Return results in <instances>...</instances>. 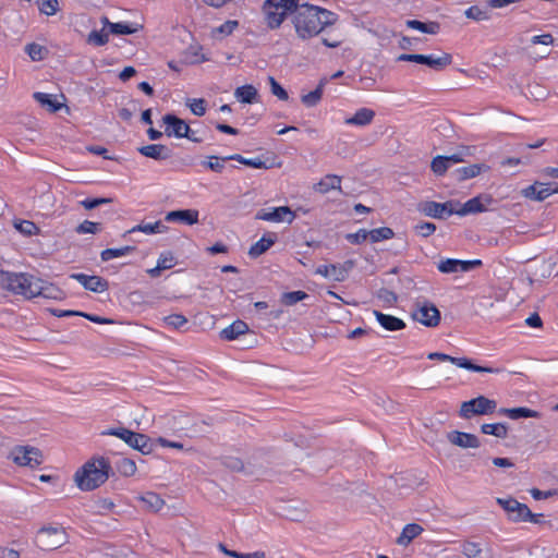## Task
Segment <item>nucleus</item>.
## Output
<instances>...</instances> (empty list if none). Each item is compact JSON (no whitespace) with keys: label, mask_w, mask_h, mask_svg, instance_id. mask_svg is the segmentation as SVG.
Instances as JSON below:
<instances>
[{"label":"nucleus","mask_w":558,"mask_h":558,"mask_svg":"<svg viewBox=\"0 0 558 558\" xmlns=\"http://www.w3.org/2000/svg\"><path fill=\"white\" fill-rule=\"evenodd\" d=\"M110 464L105 458L87 461L74 475L77 487L88 492L99 487L109 476Z\"/></svg>","instance_id":"obj_2"},{"label":"nucleus","mask_w":558,"mask_h":558,"mask_svg":"<svg viewBox=\"0 0 558 558\" xmlns=\"http://www.w3.org/2000/svg\"><path fill=\"white\" fill-rule=\"evenodd\" d=\"M186 105L189 106L191 111L197 117H202L206 112V101L202 98L189 99Z\"/></svg>","instance_id":"obj_55"},{"label":"nucleus","mask_w":558,"mask_h":558,"mask_svg":"<svg viewBox=\"0 0 558 558\" xmlns=\"http://www.w3.org/2000/svg\"><path fill=\"white\" fill-rule=\"evenodd\" d=\"M450 362L458 367L465 368L472 372L477 373H490V374H498L500 373V368H493V367H486V366H480L476 364H473L470 360L466 357H454L450 356Z\"/></svg>","instance_id":"obj_27"},{"label":"nucleus","mask_w":558,"mask_h":558,"mask_svg":"<svg viewBox=\"0 0 558 558\" xmlns=\"http://www.w3.org/2000/svg\"><path fill=\"white\" fill-rule=\"evenodd\" d=\"M137 150L141 155L154 160H167L172 155V150L162 144H149L140 147Z\"/></svg>","instance_id":"obj_21"},{"label":"nucleus","mask_w":558,"mask_h":558,"mask_svg":"<svg viewBox=\"0 0 558 558\" xmlns=\"http://www.w3.org/2000/svg\"><path fill=\"white\" fill-rule=\"evenodd\" d=\"M486 206L482 203L481 197H473L466 201L461 208H456V215L465 216L468 214L483 213Z\"/></svg>","instance_id":"obj_33"},{"label":"nucleus","mask_w":558,"mask_h":558,"mask_svg":"<svg viewBox=\"0 0 558 558\" xmlns=\"http://www.w3.org/2000/svg\"><path fill=\"white\" fill-rule=\"evenodd\" d=\"M104 434L112 435L124 440L130 447L141 451L144 454H147L153 450L150 440L146 435L132 432L128 428H111Z\"/></svg>","instance_id":"obj_6"},{"label":"nucleus","mask_w":558,"mask_h":558,"mask_svg":"<svg viewBox=\"0 0 558 558\" xmlns=\"http://www.w3.org/2000/svg\"><path fill=\"white\" fill-rule=\"evenodd\" d=\"M299 7V0H265L262 12L266 25L270 29L279 28L288 15H293Z\"/></svg>","instance_id":"obj_3"},{"label":"nucleus","mask_w":558,"mask_h":558,"mask_svg":"<svg viewBox=\"0 0 558 558\" xmlns=\"http://www.w3.org/2000/svg\"><path fill=\"white\" fill-rule=\"evenodd\" d=\"M393 235H395L393 230L388 227H380V228L369 230V240L373 243L392 239Z\"/></svg>","instance_id":"obj_45"},{"label":"nucleus","mask_w":558,"mask_h":558,"mask_svg":"<svg viewBox=\"0 0 558 558\" xmlns=\"http://www.w3.org/2000/svg\"><path fill=\"white\" fill-rule=\"evenodd\" d=\"M239 26V22L235 20H229L221 24L220 26L213 29V36L222 35L229 36L231 35Z\"/></svg>","instance_id":"obj_48"},{"label":"nucleus","mask_w":558,"mask_h":558,"mask_svg":"<svg viewBox=\"0 0 558 558\" xmlns=\"http://www.w3.org/2000/svg\"><path fill=\"white\" fill-rule=\"evenodd\" d=\"M341 189V177L336 174L325 175L318 183L314 185V191L320 194H326L332 190Z\"/></svg>","instance_id":"obj_26"},{"label":"nucleus","mask_w":558,"mask_h":558,"mask_svg":"<svg viewBox=\"0 0 558 558\" xmlns=\"http://www.w3.org/2000/svg\"><path fill=\"white\" fill-rule=\"evenodd\" d=\"M489 170V166L486 163H474L465 167L458 168L454 174L458 180L464 181L477 177L482 172Z\"/></svg>","instance_id":"obj_25"},{"label":"nucleus","mask_w":558,"mask_h":558,"mask_svg":"<svg viewBox=\"0 0 558 558\" xmlns=\"http://www.w3.org/2000/svg\"><path fill=\"white\" fill-rule=\"evenodd\" d=\"M34 98L44 107H47L51 112H56L61 108V104L57 102L52 95L47 93L37 92Z\"/></svg>","instance_id":"obj_43"},{"label":"nucleus","mask_w":558,"mask_h":558,"mask_svg":"<svg viewBox=\"0 0 558 558\" xmlns=\"http://www.w3.org/2000/svg\"><path fill=\"white\" fill-rule=\"evenodd\" d=\"M423 532L422 525H404L402 533L397 538V543L402 546H407L413 538L418 536Z\"/></svg>","instance_id":"obj_35"},{"label":"nucleus","mask_w":558,"mask_h":558,"mask_svg":"<svg viewBox=\"0 0 558 558\" xmlns=\"http://www.w3.org/2000/svg\"><path fill=\"white\" fill-rule=\"evenodd\" d=\"M271 93L280 100H288L289 95L287 90L272 77H269Z\"/></svg>","instance_id":"obj_60"},{"label":"nucleus","mask_w":558,"mask_h":558,"mask_svg":"<svg viewBox=\"0 0 558 558\" xmlns=\"http://www.w3.org/2000/svg\"><path fill=\"white\" fill-rule=\"evenodd\" d=\"M343 43V36L335 35L332 32L325 33L322 37V44L328 48H338Z\"/></svg>","instance_id":"obj_54"},{"label":"nucleus","mask_w":558,"mask_h":558,"mask_svg":"<svg viewBox=\"0 0 558 558\" xmlns=\"http://www.w3.org/2000/svg\"><path fill=\"white\" fill-rule=\"evenodd\" d=\"M412 317L426 327H436L440 322V312L432 302L423 301L416 303Z\"/></svg>","instance_id":"obj_11"},{"label":"nucleus","mask_w":558,"mask_h":558,"mask_svg":"<svg viewBox=\"0 0 558 558\" xmlns=\"http://www.w3.org/2000/svg\"><path fill=\"white\" fill-rule=\"evenodd\" d=\"M497 403L495 400L488 399L484 396L464 401L461 404L460 415L464 418H470L473 415H484L495 412Z\"/></svg>","instance_id":"obj_8"},{"label":"nucleus","mask_w":558,"mask_h":558,"mask_svg":"<svg viewBox=\"0 0 558 558\" xmlns=\"http://www.w3.org/2000/svg\"><path fill=\"white\" fill-rule=\"evenodd\" d=\"M143 26L137 23L118 22L111 25L112 35H132L141 31Z\"/></svg>","instance_id":"obj_36"},{"label":"nucleus","mask_w":558,"mask_h":558,"mask_svg":"<svg viewBox=\"0 0 558 558\" xmlns=\"http://www.w3.org/2000/svg\"><path fill=\"white\" fill-rule=\"evenodd\" d=\"M110 198L106 197H97V198H85L80 202V205L83 206L87 210H92L100 205L110 203Z\"/></svg>","instance_id":"obj_57"},{"label":"nucleus","mask_w":558,"mask_h":558,"mask_svg":"<svg viewBox=\"0 0 558 558\" xmlns=\"http://www.w3.org/2000/svg\"><path fill=\"white\" fill-rule=\"evenodd\" d=\"M223 464L232 471H241L243 469L242 461L233 457H226L223 460Z\"/></svg>","instance_id":"obj_64"},{"label":"nucleus","mask_w":558,"mask_h":558,"mask_svg":"<svg viewBox=\"0 0 558 558\" xmlns=\"http://www.w3.org/2000/svg\"><path fill=\"white\" fill-rule=\"evenodd\" d=\"M471 155V148L463 147L461 150L450 156H436L430 163L432 171L436 175H444L451 166L459 162H463L465 160V157H469Z\"/></svg>","instance_id":"obj_12"},{"label":"nucleus","mask_w":558,"mask_h":558,"mask_svg":"<svg viewBox=\"0 0 558 558\" xmlns=\"http://www.w3.org/2000/svg\"><path fill=\"white\" fill-rule=\"evenodd\" d=\"M182 60L186 64H197L207 61L208 59L202 53V47L198 45H191L182 54Z\"/></svg>","instance_id":"obj_31"},{"label":"nucleus","mask_w":558,"mask_h":558,"mask_svg":"<svg viewBox=\"0 0 558 558\" xmlns=\"http://www.w3.org/2000/svg\"><path fill=\"white\" fill-rule=\"evenodd\" d=\"M9 458L20 466H29L32 469L38 466L43 462V454L39 449L32 446L14 447Z\"/></svg>","instance_id":"obj_7"},{"label":"nucleus","mask_w":558,"mask_h":558,"mask_svg":"<svg viewBox=\"0 0 558 558\" xmlns=\"http://www.w3.org/2000/svg\"><path fill=\"white\" fill-rule=\"evenodd\" d=\"M109 34L110 33L106 32L105 28L100 31H92L87 36V43L96 47L105 46L109 41Z\"/></svg>","instance_id":"obj_46"},{"label":"nucleus","mask_w":558,"mask_h":558,"mask_svg":"<svg viewBox=\"0 0 558 558\" xmlns=\"http://www.w3.org/2000/svg\"><path fill=\"white\" fill-rule=\"evenodd\" d=\"M277 236L275 233L264 234L256 243H254L248 251L252 258H256L269 250L276 242Z\"/></svg>","instance_id":"obj_24"},{"label":"nucleus","mask_w":558,"mask_h":558,"mask_svg":"<svg viewBox=\"0 0 558 558\" xmlns=\"http://www.w3.org/2000/svg\"><path fill=\"white\" fill-rule=\"evenodd\" d=\"M418 211L427 217L445 219L456 214V207L453 202L437 203L434 201H426L418 204Z\"/></svg>","instance_id":"obj_14"},{"label":"nucleus","mask_w":558,"mask_h":558,"mask_svg":"<svg viewBox=\"0 0 558 558\" xmlns=\"http://www.w3.org/2000/svg\"><path fill=\"white\" fill-rule=\"evenodd\" d=\"M167 227L161 221H155V222H142L140 225L134 226L131 228L128 232L134 233V232H143L146 234H157V233H163L167 231Z\"/></svg>","instance_id":"obj_30"},{"label":"nucleus","mask_w":558,"mask_h":558,"mask_svg":"<svg viewBox=\"0 0 558 558\" xmlns=\"http://www.w3.org/2000/svg\"><path fill=\"white\" fill-rule=\"evenodd\" d=\"M38 10L41 14L52 16L60 11V3L58 0H37Z\"/></svg>","instance_id":"obj_44"},{"label":"nucleus","mask_w":558,"mask_h":558,"mask_svg":"<svg viewBox=\"0 0 558 558\" xmlns=\"http://www.w3.org/2000/svg\"><path fill=\"white\" fill-rule=\"evenodd\" d=\"M437 269L442 274L462 272V260L447 258L438 263Z\"/></svg>","instance_id":"obj_41"},{"label":"nucleus","mask_w":558,"mask_h":558,"mask_svg":"<svg viewBox=\"0 0 558 558\" xmlns=\"http://www.w3.org/2000/svg\"><path fill=\"white\" fill-rule=\"evenodd\" d=\"M117 469L124 476H132L137 470L135 462L129 458H121L117 463Z\"/></svg>","instance_id":"obj_47"},{"label":"nucleus","mask_w":558,"mask_h":558,"mask_svg":"<svg viewBox=\"0 0 558 558\" xmlns=\"http://www.w3.org/2000/svg\"><path fill=\"white\" fill-rule=\"evenodd\" d=\"M163 323L172 329H179L187 323V319L182 314H171L163 317Z\"/></svg>","instance_id":"obj_51"},{"label":"nucleus","mask_w":558,"mask_h":558,"mask_svg":"<svg viewBox=\"0 0 558 558\" xmlns=\"http://www.w3.org/2000/svg\"><path fill=\"white\" fill-rule=\"evenodd\" d=\"M46 49L36 43L26 45L25 52L33 61H40L44 59Z\"/></svg>","instance_id":"obj_49"},{"label":"nucleus","mask_w":558,"mask_h":558,"mask_svg":"<svg viewBox=\"0 0 558 558\" xmlns=\"http://www.w3.org/2000/svg\"><path fill=\"white\" fill-rule=\"evenodd\" d=\"M447 439L454 446L460 448H478L481 446L480 439L474 434L452 430L447 434Z\"/></svg>","instance_id":"obj_19"},{"label":"nucleus","mask_w":558,"mask_h":558,"mask_svg":"<svg viewBox=\"0 0 558 558\" xmlns=\"http://www.w3.org/2000/svg\"><path fill=\"white\" fill-rule=\"evenodd\" d=\"M5 287L15 294L32 299L41 293V281L25 272H8L5 275Z\"/></svg>","instance_id":"obj_4"},{"label":"nucleus","mask_w":558,"mask_h":558,"mask_svg":"<svg viewBox=\"0 0 558 558\" xmlns=\"http://www.w3.org/2000/svg\"><path fill=\"white\" fill-rule=\"evenodd\" d=\"M481 430L485 435H493L498 438H506L508 435V427L504 423L483 424Z\"/></svg>","instance_id":"obj_40"},{"label":"nucleus","mask_w":558,"mask_h":558,"mask_svg":"<svg viewBox=\"0 0 558 558\" xmlns=\"http://www.w3.org/2000/svg\"><path fill=\"white\" fill-rule=\"evenodd\" d=\"M134 251L133 246H123L117 248H106L100 253L101 260L108 262L114 258L123 257Z\"/></svg>","instance_id":"obj_42"},{"label":"nucleus","mask_w":558,"mask_h":558,"mask_svg":"<svg viewBox=\"0 0 558 558\" xmlns=\"http://www.w3.org/2000/svg\"><path fill=\"white\" fill-rule=\"evenodd\" d=\"M497 502L502 507V509L505 511H507L509 513L510 520L530 521L532 523H538L536 518L539 514L533 513L526 505L521 504L513 498H506V499L498 498Z\"/></svg>","instance_id":"obj_10"},{"label":"nucleus","mask_w":558,"mask_h":558,"mask_svg":"<svg viewBox=\"0 0 558 558\" xmlns=\"http://www.w3.org/2000/svg\"><path fill=\"white\" fill-rule=\"evenodd\" d=\"M500 414L508 416L511 420L519 418H527V417H538L539 413L537 411L531 410L529 408H512V409H500Z\"/></svg>","instance_id":"obj_34"},{"label":"nucleus","mask_w":558,"mask_h":558,"mask_svg":"<svg viewBox=\"0 0 558 558\" xmlns=\"http://www.w3.org/2000/svg\"><path fill=\"white\" fill-rule=\"evenodd\" d=\"M198 211L196 209H181L172 210L166 214L165 220L167 222H181L192 226L198 222Z\"/></svg>","instance_id":"obj_20"},{"label":"nucleus","mask_w":558,"mask_h":558,"mask_svg":"<svg viewBox=\"0 0 558 558\" xmlns=\"http://www.w3.org/2000/svg\"><path fill=\"white\" fill-rule=\"evenodd\" d=\"M307 298V294L304 291H292L283 293L282 303L284 305L291 306L296 304L300 301H303Z\"/></svg>","instance_id":"obj_52"},{"label":"nucleus","mask_w":558,"mask_h":558,"mask_svg":"<svg viewBox=\"0 0 558 558\" xmlns=\"http://www.w3.org/2000/svg\"><path fill=\"white\" fill-rule=\"evenodd\" d=\"M327 83H328V80L326 77L322 78L319 81L317 87L313 92H310L308 94H305L302 96V98H301L302 102L306 107L316 106L323 97L324 87L326 86Z\"/></svg>","instance_id":"obj_32"},{"label":"nucleus","mask_w":558,"mask_h":558,"mask_svg":"<svg viewBox=\"0 0 558 558\" xmlns=\"http://www.w3.org/2000/svg\"><path fill=\"white\" fill-rule=\"evenodd\" d=\"M407 26L412 29L420 31L425 34H437L439 31V24L436 22L424 23L418 20H408Z\"/></svg>","instance_id":"obj_37"},{"label":"nucleus","mask_w":558,"mask_h":558,"mask_svg":"<svg viewBox=\"0 0 558 558\" xmlns=\"http://www.w3.org/2000/svg\"><path fill=\"white\" fill-rule=\"evenodd\" d=\"M98 230H99V223L89 221V220H84L76 228V232L80 234H86V233L95 234Z\"/></svg>","instance_id":"obj_58"},{"label":"nucleus","mask_w":558,"mask_h":558,"mask_svg":"<svg viewBox=\"0 0 558 558\" xmlns=\"http://www.w3.org/2000/svg\"><path fill=\"white\" fill-rule=\"evenodd\" d=\"M374 316L377 323L388 331H397L405 327V323L396 316L384 314L379 311H374Z\"/></svg>","instance_id":"obj_22"},{"label":"nucleus","mask_w":558,"mask_h":558,"mask_svg":"<svg viewBox=\"0 0 558 558\" xmlns=\"http://www.w3.org/2000/svg\"><path fill=\"white\" fill-rule=\"evenodd\" d=\"M14 227L25 235H33L39 232L38 227L29 220H20L14 223Z\"/></svg>","instance_id":"obj_50"},{"label":"nucleus","mask_w":558,"mask_h":558,"mask_svg":"<svg viewBox=\"0 0 558 558\" xmlns=\"http://www.w3.org/2000/svg\"><path fill=\"white\" fill-rule=\"evenodd\" d=\"M462 553L468 558H478L482 553V547L475 542H465L462 545Z\"/></svg>","instance_id":"obj_53"},{"label":"nucleus","mask_w":558,"mask_h":558,"mask_svg":"<svg viewBox=\"0 0 558 558\" xmlns=\"http://www.w3.org/2000/svg\"><path fill=\"white\" fill-rule=\"evenodd\" d=\"M415 231L423 238L432 235L436 231V226L432 222H421L415 226Z\"/></svg>","instance_id":"obj_63"},{"label":"nucleus","mask_w":558,"mask_h":558,"mask_svg":"<svg viewBox=\"0 0 558 558\" xmlns=\"http://www.w3.org/2000/svg\"><path fill=\"white\" fill-rule=\"evenodd\" d=\"M72 279L80 282L86 290L92 292H104L108 289V282L99 276H89L81 272L72 274Z\"/></svg>","instance_id":"obj_18"},{"label":"nucleus","mask_w":558,"mask_h":558,"mask_svg":"<svg viewBox=\"0 0 558 558\" xmlns=\"http://www.w3.org/2000/svg\"><path fill=\"white\" fill-rule=\"evenodd\" d=\"M367 239H369V231L365 229H360L356 232L349 233L347 235V240L352 244H361Z\"/></svg>","instance_id":"obj_59"},{"label":"nucleus","mask_w":558,"mask_h":558,"mask_svg":"<svg viewBox=\"0 0 558 558\" xmlns=\"http://www.w3.org/2000/svg\"><path fill=\"white\" fill-rule=\"evenodd\" d=\"M397 61L425 64L430 69L440 71L452 62V57L449 53H442L440 56L402 53L397 58Z\"/></svg>","instance_id":"obj_9"},{"label":"nucleus","mask_w":558,"mask_h":558,"mask_svg":"<svg viewBox=\"0 0 558 558\" xmlns=\"http://www.w3.org/2000/svg\"><path fill=\"white\" fill-rule=\"evenodd\" d=\"M339 20L337 13L325 8L310 4L299 3L295 13L292 15V24L299 39L305 41L320 34L335 25Z\"/></svg>","instance_id":"obj_1"},{"label":"nucleus","mask_w":558,"mask_h":558,"mask_svg":"<svg viewBox=\"0 0 558 558\" xmlns=\"http://www.w3.org/2000/svg\"><path fill=\"white\" fill-rule=\"evenodd\" d=\"M465 16L474 21H484L487 19V13L481 8L473 5L466 9Z\"/></svg>","instance_id":"obj_62"},{"label":"nucleus","mask_w":558,"mask_h":558,"mask_svg":"<svg viewBox=\"0 0 558 558\" xmlns=\"http://www.w3.org/2000/svg\"><path fill=\"white\" fill-rule=\"evenodd\" d=\"M295 213L288 206L269 207L260 209L256 213L255 219L269 222H287L292 223L295 219Z\"/></svg>","instance_id":"obj_13"},{"label":"nucleus","mask_w":558,"mask_h":558,"mask_svg":"<svg viewBox=\"0 0 558 558\" xmlns=\"http://www.w3.org/2000/svg\"><path fill=\"white\" fill-rule=\"evenodd\" d=\"M227 159L236 160L242 165H245V166H248V167L255 168V169H268L270 167L260 157L245 158L242 155L234 154L231 156H227Z\"/></svg>","instance_id":"obj_39"},{"label":"nucleus","mask_w":558,"mask_h":558,"mask_svg":"<svg viewBox=\"0 0 558 558\" xmlns=\"http://www.w3.org/2000/svg\"><path fill=\"white\" fill-rule=\"evenodd\" d=\"M257 89L253 85H243L234 90V97L243 104H253L257 101Z\"/></svg>","instance_id":"obj_29"},{"label":"nucleus","mask_w":558,"mask_h":558,"mask_svg":"<svg viewBox=\"0 0 558 558\" xmlns=\"http://www.w3.org/2000/svg\"><path fill=\"white\" fill-rule=\"evenodd\" d=\"M374 118L375 111L373 109L360 108L352 117L347 118L344 123L354 126H366L373 122Z\"/></svg>","instance_id":"obj_23"},{"label":"nucleus","mask_w":558,"mask_h":558,"mask_svg":"<svg viewBox=\"0 0 558 558\" xmlns=\"http://www.w3.org/2000/svg\"><path fill=\"white\" fill-rule=\"evenodd\" d=\"M174 264V257L170 252L161 253L157 260V265L162 270L172 268Z\"/></svg>","instance_id":"obj_61"},{"label":"nucleus","mask_w":558,"mask_h":558,"mask_svg":"<svg viewBox=\"0 0 558 558\" xmlns=\"http://www.w3.org/2000/svg\"><path fill=\"white\" fill-rule=\"evenodd\" d=\"M66 541L62 525H43L36 533L35 544L43 550H54L61 547Z\"/></svg>","instance_id":"obj_5"},{"label":"nucleus","mask_w":558,"mask_h":558,"mask_svg":"<svg viewBox=\"0 0 558 558\" xmlns=\"http://www.w3.org/2000/svg\"><path fill=\"white\" fill-rule=\"evenodd\" d=\"M558 193L557 183L535 182L534 184L523 189L522 195L529 199L542 202L553 194Z\"/></svg>","instance_id":"obj_15"},{"label":"nucleus","mask_w":558,"mask_h":558,"mask_svg":"<svg viewBox=\"0 0 558 558\" xmlns=\"http://www.w3.org/2000/svg\"><path fill=\"white\" fill-rule=\"evenodd\" d=\"M227 157L219 158L217 156H210L207 161H203V165L215 172H221L225 168V161Z\"/></svg>","instance_id":"obj_56"},{"label":"nucleus","mask_w":558,"mask_h":558,"mask_svg":"<svg viewBox=\"0 0 558 558\" xmlns=\"http://www.w3.org/2000/svg\"><path fill=\"white\" fill-rule=\"evenodd\" d=\"M141 501L145 508L151 511H159L165 505V501L160 498V496L153 492L145 493L141 497Z\"/></svg>","instance_id":"obj_38"},{"label":"nucleus","mask_w":558,"mask_h":558,"mask_svg":"<svg viewBox=\"0 0 558 558\" xmlns=\"http://www.w3.org/2000/svg\"><path fill=\"white\" fill-rule=\"evenodd\" d=\"M162 122L166 125L165 133L167 136L183 138L184 135H187L189 124L177 116L168 113L162 117Z\"/></svg>","instance_id":"obj_17"},{"label":"nucleus","mask_w":558,"mask_h":558,"mask_svg":"<svg viewBox=\"0 0 558 558\" xmlns=\"http://www.w3.org/2000/svg\"><path fill=\"white\" fill-rule=\"evenodd\" d=\"M352 267L353 263L350 260L342 265H320L316 268L315 274L340 282L345 280L348 272Z\"/></svg>","instance_id":"obj_16"},{"label":"nucleus","mask_w":558,"mask_h":558,"mask_svg":"<svg viewBox=\"0 0 558 558\" xmlns=\"http://www.w3.org/2000/svg\"><path fill=\"white\" fill-rule=\"evenodd\" d=\"M248 326L242 320H235L221 331V338L225 340H234L239 336L246 333Z\"/></svg>","instance_id":"obj_28"}]
</instances>
